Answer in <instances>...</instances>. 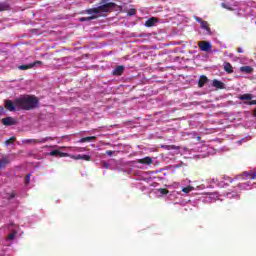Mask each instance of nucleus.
Here are the masks:
<instances>
[{"label":"nucleus","mask_w":256,"mask_h":256,"mask_svg":"<svg viewBox=\"0 0 256 256\" xmlns=\"http://www.w3.org/2000/svg\"><path fill=\"white\" fill-rule=\"evenodd\" d=\"M160 195H168L169 194V190L167 188H160L158 189Z\"/></svg>","instance_id":"bb28decb"},{"label":"nucleus","mask_w":256,"mask_h":256,"mask_svg":"<svg viewBox=\"0 0 256 256\" xmlns=\"http://www.w3.org/2000/svg\"><path fill=\"white\" fill-rule=\"evenodd\" d=\"M17 138L15 137V136H13V137H11L10 139H8V140H6L5 141V144L6 145H13V143H15V140H16Z\"/></svg>","instance_id":"a878e982"},{"label":"nucleus","mask_w":256,"mask_h":256,"mask_svg":"<svg viewBox=\"0 0 256 256\" xmlns=\"http://www.w3.org/2000/svg\"><path fill=\"white\" fill-rule=\"evenodd\" d=\"M47 141H53V138L52 137H45V138H42V139H27V140H25V143L37 144V143H47Z\"/></svg>","instance_id":"39448f33"},{"label":"nucleus","mask_w":256,"mask_h":256,"mask_svg":"<svg viewBox=\"0 0 256 256\" xmlns=\"http://www.w3.org/2000/svg\"><path fill=\"white\" fill-rule=\"evenodd\" d=\"M137 163H140V165H153V158L146 156L144 158L138 159Z\"/></svg>","instance_id":"6e6552de"},{"label":"nucleus","mask_w":256,"mask_h":256,"mask_svg":"<svg viewBox=\"0 0 256 256\" xmlns=\"http://www.w3.org/2000/svg\"><path fill=\"white\" fill-rule=\"evenodd\" d=\"M124 72H125V66H117L113 70L112 75H114L116 77H121V75H123Z\"/></svg>","instance_id":"1a4fd4ad"},{"label":"nucleus","mask_w":256,"mask_h":256,"mask_svg":"<svg viewBox=\"0 0 256 256\" xmlns=\"http://www.w3.org/2000/svg\"><path fill=\"white\" fill-rule=\"evenodd\" d=\"M245 105H256V100H252V101H248V102H244Z\"/></svg>","instance_id":"2f4dec72"},{"label":"nucleus","mask_w":256,"mask_h":256,"mask_svg":"<svg viewBox=\"0 0 256 256\" xmlns=\"http://www.w3.org/2000/svg\"><path fill=\"white\" fill-rule=\"evenodd\" d=\"M1 121H2V124L5 125V127H11L13 125H17V120H15V118L11 116L3 118Z\"/></svg>","instance_id":"20e7f679"},{"label":"nucleus","mask_w":256,"mask_h":256,"mask_svg":"<svg viewBox=\"0 0 256 256\" xmlns=\"http://www.w3.org/2000/svg\"><path fill=\"white\" fill-rule=\"evenodd\" d=\"M72 159H75L76 161L81 159L82 161H91V157L87 154H78L77 156H72Z\"/></svg>","instance_id":"9b49d317"},{"label":"nucleus","mask_w":256,"mask_h":256,"mask_svg":"<svg viewBox=\"0 0 256 256\" xmlns=\"http://www.w3.org/2000/svg\"><path fill=\"white\" fill-rule=\"evenodd\" d=\"M97 140V137L95 136H88V137H84V138H81L78 143H91V141H96Z\"/></svg>","instance_id":"ddd939ff"},{"label":"nucleus","mask_w":256,"mask_h":256,"mask_svg":"<svg viewBox=\"0 0 256 256\" xmlns=\"http://www.w3.org/2000/svg\"><path fill=\"white\" fill-rule=\"evenodd\" d=\"M162 149H166V151H179V146L176 145H164L162 146Z\"/></svg>","instance_id":"412c9836"},{"label":"nucleus","mask_w":256,"mask_h":256,"mask_svg":"<svg viewBox=\"0 0 256 256\" xmlns=\"http://www.w3.org/2000/svg\"><path fill=\"white\" fill-rule=\"evenodd\" d=\"M224 71H226V73H228L229 75L233 73V66L231 65V63L224 62Z\"/></svg>","instance_id":"6ab92c4d"},{"label":"nucleus","mask_w":256,"mask_h":256,"mask_svg":"<svg viewBox=\"0 0 256 256\" xmlns=\"http://www.w3.org/2000/svg\"><path fill=\"white\" fill-rule=\"evenodd\" d=\"M157 21H159L157 18L152 17V18L148 19V20L145 22V26H146V27H153V26L155 25V23H157Z\"/></svg>","instance_id":"a211bd4d"},{"label":"nucleus","mask_w":256,"mask_h":256,"mask_svg":"<svg viewBox=\"0 0 256 256\" xmlns=\"http://www.w3.org/2000/svg\"><path fill=\"white\" fill-rule=\"evenodd\" d=\"M239 189H251V182H244L238 184Z\"/></svg>","instance_id":"5701e85b"},{"label":"nucleus","mask_w":256,"mask_h":256,"mask_svg":"<svg viewBox=\"0 0 256 256\" xmlns=\"http://www.w3.org/2000/svg\"><path fill=\"white\" fill-rule=\"evenodd\" d=\"M7 9H9V5H7L5 2H0V12L7 11Z\"/></svg>","instance_id":"393cba45"},{"label":"nucleus","mask_w":256,"mask_h":256,"mask_svg":"<svg viewBox=\"0 0 256 256\" xmlns=\"http://www.w3.org/2000/svg\"><path fill=\"white\" fill-rule=\"evenodd\" d=\"M10 161L8 157H3L0 159V169H5L9 165Z\"/></svg>","instance_id":"dca6fc26"},{"label":"nucleus","mask_w":256,"mask_h":256,"mask_svg":"<svg viewBox=\"0 0 256 256\" xmlns=\"http://www.w3.org/2000/svg\"><path fill=\"white\" fill-rule=\"evenodd\" d=\"M106 155H108L109 157H111V155H113V151L107 150V151H106Z\"/></svg>","instance_id":"473e14b6"},{"label":"nucleus","mask_w":256,"mask_h":256,"mask_svg":"<svg viewBox=\"0 0 256 256\" xmlns=\"http://www.w3.org/2000/svg\"><path fill=\"white\" fill-rule=\"evenodd\" d=\"M25 185H29L31 183V174H27L24 178Z\"/></svg>","instance_id":"cd10ccee"},{"label":"nucleus","mask_w":256,"mask_h":256,"mask_svg":"<svg viewBox=\"0 0 256 256\" xmlns=\"http://www.w3.org/2000/svg\"><path fill=\"white\" fill-rule=\"evenodd\" d=\"M15 105L18 109H24L25 111H31L39 107V99L35 96H24L15 99Z\"/></svg>","instance_id":"f03ea898"},{"label":"nucleus","mask_w":256,"mask_h":256,"mask_svg":"<svg viewBox=\"0 0 256 256\" xmlns=\"http://www.w3.org/2000/svg\"><path fill=\"white\" fill-rule=\"evenodd\" d=\"M4 107L5 109H7V111H16L17 109L15 107H17V105H15V100L14 102L11 100H5L4 101Z\"/></svg>","instance_id":"423d86ee"},{"label":"nucleus","mask_w":256,"mask_h":256,"mask_svg":"<svg viewBox=\"0 0 256 256\" xmlns=\"http://www.w3.org/2000/svg\"><path fill=\"white\" fill-rule=\"evenodd\" d=\"M115 7H117V4H115L114 2H109L95 8L87 9L85 13L92 16L81 17L79 18V21L83 23L85 21H93V19H97L98 17H107V13H111L115 9Z\"/></svg>","instance_id":"f257e3e1"},{"label":"nucleus","mask_w":256,"mask_h":256,"mask_svg":"<svg viewBox=\"0 0 256 256\" xmlns=\"http://www.w3.org/2000/svg\"><path fill=\"white\" fill-rule=\"evenodd\" d=\"M41 63V61H35L30 64L20 65L18 69H20V71H27V69H33L34 66L41 65Z\"/></svg>","instance_id":"0eeeda50"},{"label":"nucleus","mask_w":256,"mask_h":256,"mask_svg":"<svg viewBox=\"0 0 256 256\" xmlns=\"http://www.w3.org/2000/svg\"><path fill=\"white\" fill-rule=\"evenodd\" d=\"M212 85L216 88V89H225V84L217 79L213 80Z\"/></svg>","instance_id":"4468645a"},{"label":"nucleus","mask_w":256,"mask_h":256,"mask_svg":"<svg viewBox=\"0 0 256 256\" xmlns=\"http://www.w3.org/2000/svg\"><path fill=\"white\" fill-rule=\"evenodd\" d=\"M198 47H199L200 51H205L206 53L211 51V49H213V45L207 41L198 42Z\"/></svg>","instance_id":"7ed1b4c3"},{"label":"nucleus","mask_w":256,"mask_h":256,"mask_svg":"<svg viewBox=\"0 0 256 256\" xmlns=\"http://www.w3.org/2000/svg\"><path fill=\"white\" fill-rule=\"evenodd\" d=\"M237 52L238 53H243V49L242 48H237Z\"/></svg>","instance_id":"e433bc0d"},{"label":"nucleus","mask_w":256,"mask_h":256,"mask_svg":"<svg viewBox=\"0 0 256 256\" xmlns=\"http://www.w3.org/2000/svg\"><path fill=\"white\" fill-rule=\"evenodd\" d=\"M15 235H17V232L13 231L12 233H10L7 237L8 241H13V239H15Z\"/></svg>","instance_id":"c85d7f7f"},{"label":"nucleus","mask_w":256,"mask_h":256,"mask_svg":"<svg viewBox=\"0 0 256 256\" xmlns=\"http://www.w3.org/2000/svg\"><path fill=\"white\" fill-rule=\"evenodd\" d=\"M207 81H209L207 76L205 75L200 76V79L198 81V87H205V83H207Z\"/></svg>","instance_id":"aec40b11"},{"label":"nucleus","mask_w":256,"mask_h":256,"mask_svg":"<svg viewBox=\"0 0 256 256\" xmlns=\"http://www.w3.org/2000/svg\"><path fill=\"white\" fill-rule=\"evenodd\" d=\"M195 19H196V21H197L198 23H200V24L203 22V19H201V18H199V17H196Z\"/></svg>","instance_id":"f704fd0d"},{"label":"nucleus","mask_w":256,"mask_h":256,"mask_svg":"<svg viewBox=\"0 0 256 256\" xmlns=\"http://www.w3.org/2000/svg\"><path fill=\"white\" fill-rule=\"evenodd\" d=\"M229 9V11H233V8H228Z\"/></svg>","instance_id":"58836bf2"},{"label":"nucleus","mask_w":256,"mask_h":256,"mask_svg":"<svg viewBox=\"0 0 256 256\" xmlns=\"http://www.w3.org/2000/svg\"><path fill=\"white\" fill-rule=\"evenodd\" d=\"M241 73H246L247 75H250V73H253V67L251 66H242L240 67Z\"/></svg>","instance_id":"f3484780"},{"label":"nucleus","mask_w":256,"mask_h":256,"mask_svg":"<svg viewBox=\"0 0 256 256\" xmlns=\"http://www.w3.org/2000/svg\"><path fill=\"white\" fill-rule=\"evenodd\" d=\"M238 99H240V101H251V99H253V94H243V95H239Z\"/></svg>","instance_id":"2eb2a0df"},{"label":"nucleus","mask_w":256,"mask_h":256,"mask_svg":"<svg viewBox=\"0 0 256 256\" xmlns=\"http://www.w3.org/2000/svg\"><path fill=\"white\" fill-rule=\"evenodd\" d=\"M242 178L244 179H256V170H251L250 172H243Z\"/></svg>","instance_id":"9d476101"},{"label":"nucleus","mask_w":256,"mask_h":256,"mask_svg":"<svg viewBox=\"0 0 256 256\" xmlns=\"http://www.w3.org/2000/svg\"><path fill=\"white\" fill-rule=\"evenodd\" d=\"M197 141H201V136H197Z\"/></svg>","instance_id":"4c0bfd02"},{"label":"nucleus","mask_w":256,"mask_h":256,"mask_svg":"<svg viewBox=\"0 0 256 256\" xmlns=\"http://www.w3.org/2000/svg\"><path fill=\"white\" fill-rule=\"evenodd\" d=\"M3 113H5V110L3 109V107H0V115H3Z\"/></svg>","instance_id":"c9c22d12"},{"label":"nucleus","mask_w":256,"mask_h":256,"mask_svg":"<svg viewBox=\"0 0 256 256\" xmlns=\"http://www.w3.org/2000/svg\"><path fill=\"white\" fill-rule=\"evenodd\" d=\"M51 157H67V153L61 152L59 150H52L50 152Z\"/></svg>","instance_id":"f8f14e48"},{"label":"nucleus","mask_w":256,"mask_h":256,"mask_svg":"<svg viewBox=\"0 0 256 256\" xmlns=\"http://www.w3.org/2000/svg\"><path fill=\"white\" fill-rule=\"evenodd\" d=\"M9 199H15V192H12L9 196Z\"/></svg>","instance_id":"72a5a7b5"},{"label":"nucleus","mask_w":256,"mask_h":256,"mask_svg":"<svg viewBox=\"0 0 256 256\" xmlns=\"http://www.w3.org/2000/svg\"><path fill=\"white\" fill-rule=\"evenodd\" d=\"M200 25H201V28L204 29L205 31H211V28H209V23L207 21L203 20Z\"/></svg>","instance_id":"b1692460"},{"label":"nucleus","mask_w":256,"mask_h":256,"mask_svg":"<svg viewBox=\"0 0 256 256\" xmlns=\"http://www.w3.org/2000/svg\"><path fill=\"white\" fill-rule=\"evenodd\" d=\"M226 197L228 199H239L240 198V196H239V194L237 192H228L226 194Z\"/></svg>","instance_id":"4be33fe9"},{"label":"nucleus","mask_w":256,"mask_h":256,"mask_svg":"<svg viewBox=\"0 0 256 256\" xmlns=\"http://www.w3.org/2000/svg\"><path fill=\"white\" fill-rule=\"evenodd\" d=\"M137 14V10L136 9H130L129 11H128V15H129V17H133V15H136Z\"/></svg>","instance_id":"7c9ffc66"},{"label":"nucleus","mask_w":256,"mask_h":256,"mask_svg":"<svg viewBox=\"0 0 256 256\" xmlns=\"http://www.w3.org/2000/svg\"><path fill=\"white\" fill-rule=\"evenodd\" d=\"M192 190H193L192 186H187L182 189L183 193H191Z\"/></svg>","instance_id":"c756f323"}]
</instances>
